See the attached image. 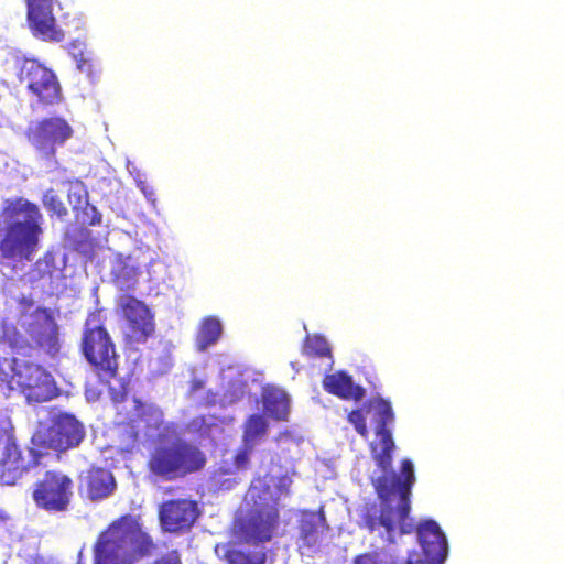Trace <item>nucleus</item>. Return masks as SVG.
Wrapping results in <instances>:
<instances>
[{"label": "nucleus", "mask_w": 564, "mask_h": 564, "mask_svg": "<svg viewBox=\"0 0 564 564\" xmlns=\"http://www.w3.org/2000/svg\"><path fill=\"white\" fill-rule=\"evenodd\" d=\"M365 403V412L371 415L376 424L378 444H370L371 456L382 475L372 480V485L381 502L380 514L368 516L365 519L370 532L383 528L389 543H394V534H409L414 530L410 518L411 491L415 482L414 467L410 459L401 462L400 474L392 471V453L394 441L389 425L394 421V413L390 401L373 397Z\"/></svg>", "instance_id": "f257e3e1"}, {"label": "nucleus", "mask_w": 564, "mask_h": 564, "mask_svg": "<svg viewBox=\"0 0 564 564\" xmlns=\"http://www.w3.org/2000/svg\"><path fill=\"white\" fill-rule=\"evenodd\" d=\"M135 415L148 432L158 431L156 440L149 453V474L163 481L183 479L200 473L206 464V454L195 443L180 436L177 426L164 424L163 412L152 404L135 399Z\"/></svg>", "instance_id": "f03ea898"}, {"label": "nucleus", "mask_w": 564, "mask_h": 564, "mask_svg": "<svg viewBox=\"0 0 564 564\" xmlns=\"http://www.w3.org/2000/svg\"><path fill=\"white\" fill-rule=\"evenodd\" d=\"M14 324L0 317V345L25 357L43 361L58 358L62 350L59 325L55 312L47 306H36L25 319Z\"/></svg>", "instance_id": "7ed1b4c3"}, {"label": "nucleus", "mask_w": 564, "mask_h": 564, "mask_svg": "<svg viewBox=\"0 0 564 564\" xmlns=\"http://www.w3.org/2000/svg\"><path fill=\"white\" fill-rule=\"evenodd\" d=\"M40 207L23 197L4 200L0 212V254L3 259L31 260L43 234Z\"/></svg>", "instance_id": "20e7f679"}, {"label": "nucleus", "mask_w": 564, "mask_h": 564, "mask_svg": "<svg viewBox=\"0 0 564 564\" xmlns=\"http://www.w3.org/2000/svg\"><path fill=\"white\" fill-rule=\"evenodd\" d=\"M155 550L152 538L131 514L112 521L94 545V564H134Z\"/></svg>", "instance_id": "39448f33"}, {"label": "nucleus", "mask_w": 564, "mask_h": 564, "mask_svg": "<svg viewBox=\"0 0 564 564\" xmlns=\"http://www.w3.org/2000/svg\"><path fill=\"white\" fill-rule=\"evenodd\" d=\"M271 482L269 477L251 481L246 494L249 508L234 522L235 535L246 544L270 542L280 525L279 496L271 489Z\"/></svg>", "instance_id": "423d86ee"}, {"label": "nucleus", "mask_w": 564, "mask_h": 564, "mask_svg": "<svg viewBox=\"0 0 564 564\" xmlns=\"http://www.w3.org/2000/svg\"><path fill=\"white\" fill-rule=\"evenodd\" d=\"M80 351L100 381L109 382L118 376L120 356L106 328V316L101 308H96L87 315Z\"/></svg>", "instance_id": "0eeeda50"}, {"label": "nucleus", "mask_w": 564, "mask_h": 564, "mask_svg": "<svg viewBox=\"0 0 564 564\" xmlns=\"http://www.w3.org/2000/svg\"><path fill=\"white\" fill-rule=\"evenodd\" d=\"M8 362L12 373L0 367V379L10 389H20L29 402L41 403L55 397L54 379L41 365L17 358Z\"/></svg>", "instance_id": "6e6552de"}, {"label": "nucleus", "mask_w": 564, "mask_h": 564, "mask_svg": "<svg viewBox=\"0 0 564 564\" xmlns=\"http://www.w3.org/2000/svg\"><path fill=\"white\" fill-rule=\"evenodd\" d=\"M17 78L41 108L47 109L63 101V89L57 75L37 59H21L17 67Z\"/></svg>", "instance_id": "1a4fd4ad"}, {"label": "nucleus", "mask_w": 564, "mask_h": 564, "mask_svg": "<svg viewBox=\"0 0 564 564\" xmlns=\"http://www.w3.org/2000/svg\"><path fill=\"white\" fill-rule=\"evenodd\" d=\"M85 436L84 424L74 414L63 412L54 415L46 429L33 435L32 444L41 451L62 454L78 447Z\"/></svg>", "instance_id": "9d476101"}, {"label": "nucleus", "mask_w": 564, "mask_h": 564, "mask_svg": "<svg viewBox=\"0 0 564 564\" xmlns=\"http://www.w3.org/2000/svg\"><path fill=\"white\" fill-rule=\"evenodd\" d=\"M74 481L66 474L47 470L43 478L34 484L32 499L37 508L48 512H64L73 497Z\"/></svg>", "instance_id": "9b49d317"}, {"label": "nucleus", "mask_w": 564, "mask_h": 564, "mask_svg": "<svg viewBox=\"0 0 564 564\" xmlns=\"http://www.w3.org/2000/svg\"><path fill=\"white\" fill-rule=\"evenodd\" d=\"M73 133V128L65 118L52 116L31 122L25 130V138L37 152L50 159Z\"/></svg>", "instance_id": "f8f14e48"}, {"label": "nucleus", "mask_w": 564, "mask_h": 564, "mask_svg": "<svg viewBox=\"0 0 564 564\" xmlns=\"http://www.w3.org/2000/svg\"><path fill=\"white\" fill-rule=\"evenodd\" d=\"M44 453L41 448L22 447L14 435L3 444L0 457V481L15 485L30 469L37 467Z\"/></svg>", "instance_id": "ddd939ff"}, {"label": "nucleus", "mask_w": 564, "mask_h": 564, "mask_svg": "<svg viewBox=\"0 0 564 564\" xmlns=\"http://www.w3.org/2000/svg\"><path fill=\"white\" fill-rule=\"evenodd\" d=\"M117 305L127 322V343H145L155 332L154 315L147 304L135 296L124 293L118 296Z\"/></svg>", "instance_id": "4468645a"}, {"label": "nucleus", "mask_w": 564, "mask_h": 564, "mask_svg": "<svg viewBox=\"0 0 564 564\" xmlns=\"http://www.w3.org/2000/svg\"><path fill=\"white\" fill-rule=\"evenodd\" d=\"M416 532L423 554L412 550L402 564H443L448 546L440 525L434 520H425L417 525Z\"/></svg>", "instance_id": "2eb2a0df"}, {"label": "nucleus", "mask_w": 564, "mask_h": 564, "mask_svg": "<svg viewBox=\"0 0 564 564\" xmlns=\"http://www.w3.org/2000/svg\"><path fill=\"white\" fill-rule=\"evenodd\" d=\"M26 22L32 35L44 42L59 43L65 33L53 14V0H24Z\"/></svg>", "instance_id": "dca6fc26"}, {"label": "nucleus", "mask_w": 564, "mask_h": 564, "mask_svg": "<svg viewBox=\"0 0 564 564\" xmlns=\"http://www.w3.org/2000/svg\"><path fill=\"white\" fill-rule=\"evenodd\" d=\"M200 511L198 505L189 499H172L160 507V521L165 531L176 533L189 530Z\"/></svg>", "instance_id": "f3484780"}, {"label": "nucleus", "mask_w": 564, "mask_h": 564, "mask_svg": "<svg viewBox=\"0 0 564 564\" xmlns=\"http://www.w3.org/2000/svg\"><path fill=\"white\" fill-rule=\"evenodd\" d=\"M116 487L113 474L104 467L90 466L78 477L79 496L94 502L111 496Z\"/></svg>", "instance_id": "a211bd4d"}, {"label": "nucleus", "mask_w": 564, "mask_h": 564, "mask_svg": "<svg viewBox=\"0 0 564 564\" xmlns=\"http://www.w3.org/2000/svg\"><path fill=\"white\" fill-rule=\"evenodd\" d=\"M75 221L80 225L76 229L80 238L78 239L75 234L67 231L65 234V241L74 249H80L85 243L91 242V235L85 226H97L101 224L102 216L96 206L89 202L85 203L80 208L74 210Z\"/></svg>", "instance_id": "6ab92c4d"}, {"label": "nucleus", "mask_w": 564, "mask_h": 564, "mask_svg": "<svg viewBox=\"0 0 564 564\" xmlns=\"http://www.w3.org/2000/svg\"><path fill=\"white\" fill-rule=\"evenodd\" d=\"M323 388L326 392L341 400L359 402L364 399L366 390L356 384L352 377L346 371H336L323 378Z\"/></svg>", "instance_id": "aec40b11"}, {"label": "nucleus", "mask_w": 564, "mask_h": 564, "mask_svg": "<svg viewBox=\"0 0 564 564\" xmlns=\"http://www.w3.org/2000/svg\"><path fill=\"white\" fill-rule=\"evenodd\" d=\"M111 279L120 290L134 289L141 274L140 264L131 257L117 253L111 262Z\"/></svg>", "instance_id": "412c9836"}, {"label": "nucleus", "mask_w": 564, "mask_h": 564, "mask_svg": "<svg viewBox=\"0 0 564 564\" xmlns=\"http://www.w3.org/2000/svg\"><path fill=\"white\" fill-rule=\"evenodd\" d=\"M223 325L215 316H207L203 318L196 335V348L199 351L206 350L208 347L215 345L221 337Z\"/></svg>", "instance_id": "4be33fe9"}, {"label": "nucleus", "mask_w": 564, "mask_h": 564, "mask_svg": "<svg viewBox=\"0 0 564 564\" xmlns=\"http://www.w3.org/2000/svg\"><path fill=\"white\" fill-rule=\"evenodd\" d=\"M265 412L275 421H286L290 412V400L285 392L272 389L263 394Z\"/></svg>", "instance_id": "5701e85b"}, {"label": "nucleus", "mask_w": 564, "mask_h": 564, "mask_svg": "<svg viewBox=\"0 0 564 564\" xmlns=\"http://www.w3.org/2000/svg\"><path fill=\"white\" fill-rule=\"evenodd\" d=\"M324 522L325 518L322 512L318 514L308 512L302 517L300 521V538L306 546L314 547L317 545L319 541L318 527Z\"/></svg>", "instance_id": "b1692460"}, {"label": "nucleus", "mask_w": 564, "mask_h": 564, "mask_svg": "<svg viewBox=\"0 0 564 564\" xmlns=\"http://www.w3.org/2000/svg\"><path fill=\"white\" fill-rule=\"evenodd\" d=\"M268 422L261 414L250 415L243 425L242 442L246 444H252L263 437L268 432Z\"/></svg>", "instance_id": "393cba45"}, {"label": "nucleus", "mask_w": 564, "mask_h": 564, "mask_svg": "<svg viewBox=\"0 0 564 564\" xmlns=\"http://www.w3.org/2000/svg\"><path fill=\"white\" fill-rule=\"evenodd\" d=\"M303 354L307 357H330L328 341L321 335H307L303 344Z\"/></svg>", "instance_id": "a878e982"}, {"label": "nucleus", "mask_w": 564, "mask_h": 564, "mask_svg": "<svg viewBox=\"0 0 564 564\" xmlns=\"http://www.w3.org/2000/svg\"><path fill=\"white\" fill-rule=\"evenodd\" d=\"M69 54L76 61L77 68L84 73H91L90 53L85 50V44L80 40H74L69 43Z\"/></svg>", "instance_id": "bb28decb"}, {"label": "nucleus", "mask_w": 564, "mask_h": 564, "mask_svg": "<svg viewBox=\"0 0 564 564\" xmlns=\"http://www.w3.org/2000/svg\"><path fill=\"white\" fill-rule=\"evenodd\" d=\"M352 564H402V558L382 553L381 551H368L356 555Z\"/></svg>", "instance_id": "cd10ccee"}, {"label": "nucleus", "mask_w": 564, "mask_h": 564, "mask_svg": "<svg viewBox=\"0 0 564 564\" xmlns=\"http://www.w3.org/2000/svg\"><path fill=\"white\" fill-rule=\"evenodd\" d=\"M42 204L51 215H55L59 219H64L68 215L66 206L53 188H48L44 192Z\"/></svg>", "instance_id": "c85d7f7f"}, {"label": "nucleus", "mask_w": 564, "mask_h": 564, "mask_svg": "<svg viewBox=\"0 0 564 564\" xmlns=\"http://www.w3.org/2000/svg\"><path fill=\"white\" fill-rule=\"evenodd\" d=\"M33 276L31 278L32 282L37 280H47L50 284H52L53 276L56 274V268L54 265L53 259L47 258L46 256L39 259L33 267Z\"/></svg>", "instance_id": "c756f323"}, {"label": "nucleus", "mask_w": 564, "mask_h": 564, "mask_svg": "<svg viewBox=\"0 0 564 564\" xmlns=\"http://www.w3.org/2000/svg\"><path fill=\"white\" fill-rule=\"evenodd\" d=\"M67 196L73 212L80 208V206L88 202V192L80 182L72 183L69 185Z\"/></svg>", "instance_id": "7c9ffc66"}, {"label": "nucleus", "mask_w": 564, "mask_h": 564, "mask_svg": "<svg viewBox=\"0 0 564 564\" xmlns=\"http://www.w3.org/2000/svg\"><path fill=\"white\" fill-rule=\"evenodd\" d=\"M366 415L365 403L360 408L350 411L347 415L348 422L352 424L357 433L365 438L369 435Z\"/></svg>", "instance_id": "2f4dec72"}, {"label": "nucleus", "mask_w": 564, "mask_h": 564, "mask_svg": "<svg viewBox=\"0 0 564 564\" xmlns=\"http://www.w3.org/2000/svg\"><path fill=\"white\" fill-rule=\"evenodd\" d=\"M252 444L243 443L242 447L238 448L232 457V465L237 470H246L249 467L250 455L253 451Z\"/></svg>", "instance_id": "473e14b6"}, {"label": "nucleus", "mask_w": 564, "mask_h": 564, "mask_svg": "<svg viewBox=\"0 0 564 564\" xmlns=\"http://www.w3.org/2000/svg\"><path fill=\"white\" fill-rule=\"evenodd\" d=\"M263 477H269L272 479L271 489L273 490V492H275V495L279 496V499L281 498L282 495L290 494V488L292 486V479L288 475H282V476L275 478L274 476L267 474Z\"/></svg>", "instance_id": "72a5a7b5"}, {"label": "nucleus", "mask_w": 564, "mask_h": 564, "mask_svg": "<svg viewBox=\"0 0 564 564\" xmlns=\"http://www.w3.org/2000/svg\"><path fill=\"white\" fill-rule=\"evenodd\" d=\"M12 422L8 415H0V444H4L14 434Z\"/></svg>", "instance_id": "f704fd0d"}, {"label": "nucleus", "mask_w": 564, "mask_h": 564, "mask_svg": "<svg viewBox=\"0 0 564 564\" xmlns=\"http://www.w3.org/2000/svg\"><path fill=\"white\" fill-rule=\"evenodd\" d=\"M232 564H263V558L257 560L250 553L236 552L231 557Z\"/></svg>", "instance_id": "c9c22d12"}, {"label": "nucleus", "mask_w": 564, "mask_h": 564, "mask_svg": "<svg viewBox=\"0 0 564 564\" xmlns=\"http://www.w3.org/2000/svg\"><path fill=\"white\" fill-rule=\"evenodd\" d=\"M205 388V381L199 378H194L189 382V395H195L198 391Z\"/></svg>", "instance_id": "e433bc0d"}, {"label": "nucleus", "mask_w": 564, "mask_h": 564, "mask_svg": "<svg viewBox=\"0 0 564 564\" xmlns=\"http://www.w3.org/2000/svg\"><path fill=\"white\" fill-rule=\"evenodd\" d=\"M242 394H243V391L241 389H239L238 393L236 391H234V392L228 391L225 393L224 401L227 403H234L237 400H239L242 397Z\"/></svg>", "instance_id": "4c0bfd02"}, {"label": "nucleus", "mask_w": 564, "mask_h": 564, "mask_svg": "<svg viewBox=\"0 0 564 564\" xmlns=\"http://www.w3.org/2000/svg\"><path fill=\"white\" fill-rule=\"evenodd\" d=\"M216 401H217V394L215 392H213L212 390H209L206 393L203 404L206 406H213L216 404Z\"/></svg>", "instance_id": "58836bf2"}, {"label": "nucleus", "mask_w": 564, "mask_h": 564, "mask_svg": "<svg viewBox=\"0 0 564 564\" xmlns=\"http://www.w3.org/2000/svg\"><path fill=\"white\" fill-rule=\"evenodd\" d=\"M155 564H182L177 556H164L159 560Z\"/></svg>", "instance_id": "ea45409f"}, {"label": "nucleus", "mask_w": 564, "mask_h": 564, "mask_svg": "<svg viewBox=\"0 0 564 564\" xmlns=\"http://www.w3.org/2000/svg\"><path fill=\"white\" fill-rule=\"evenodd\" d=\"M20 303H21V304H23V305H25V306H28V307H30V306H32V305H33V301H32V300H28V299H22V300L20 301Z\"/></svg>", "instance_id": "a19ab883"}]
</instances>
